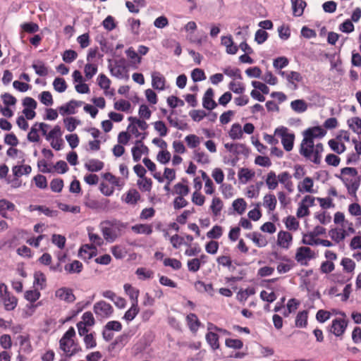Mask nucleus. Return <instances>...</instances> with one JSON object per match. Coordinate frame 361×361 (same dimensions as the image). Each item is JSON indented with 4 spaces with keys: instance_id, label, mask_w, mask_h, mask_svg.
<instances>
[{
    "instance_id": "nucleus-1",
    "label": "nucleus",
    "mask_w": 361,
    "mask_h": 361,
    "mask_svg": "<svg viewBox=\"0 0 361 361\" xmlns=\"http://www.w3.org/2000/svg\"><path fill=\"white\" fill-rule=\"evenodd\" d=\"M302 134L303 139L300 144V154L313 163L319 164L324 146L322 143L314 145V139L323 137L326 135V131L320 126H316L307 128Z\"/></svg>"
},
{
    "instance_id": "nucleus-2",
    "label": "nucleus",
    "mask_w": 361,
    "mask_h": 361,
    "mask_svg": "<svg viewBox=\"0 0 361 361\" xmlns=\"http://www.w3.org/2000/svg\"><path fill=\"white\" fill-rule=\"evenodd\" d=\"M75 336L73 327H70L59 341V348L68 357H72L82 350L79 344L74 341L73 338Z\"/></svg>"
},
{
    "instance_id": "nucleus-3",
    "label": "nucleus",
    "mask_w": 361,
    "mask_h": 361,
    "mask_svg": "<svg viewBox=\"0 0 361 361\" xmlns=\"http://www.w3.org/2000/svg\"><path fill=\"white\" fill-rule=\"evenodd\" d=\"M275 134L281 138V143L286 151L290 152L293 149L295 135L293 133H288L287 128L282 126L276 128Z\"/></svg>"
},
{
    "instance_id": "nucleus-4",
    "label": "nucleus",
    "mask_w": 361,
    "mask_h": 361,
    "mask_svg": "<svg viewBox=\"0 0 361 361\" xmlns=\"http://www.w3.org/2000/svg\"><path fill=\"white\" fill-rule=\"evenodd\" d=\"M93 311L97 317L108 318L112 314L114 309L109 303L100 300L94 305Z\"/></svg>"
},
{
    "instance_id": "nucleus-5",
    "label": "nucleus",
    "mask_w": 361,
    "mask_h": 361,
    "mask_svg": "<svg viewBox=\"0 0 361 361\" xmlns=\"http://www.w3.org/2000/svg\"><path fill=\"white\" fill-rule=\"evenodd\" d=\"M85 205L92 209L106 211L109 208V200L106 198L94 200L87 197H85Z\"/></svg>"
},
{
    "instance_id": "nucleus-6",
    "label": "nucleus",
    "mask_w": 361,
    "mask_h": 361,
    "mask_svg": "<svg viewBox=\"0 0 361 361\" xmlns=\"http://www.w3.org/2000/svg\"><path fill=\"white\" fill-rule=\"evenodd\" d=\"M55 296L61 300L68 303L73 302L75 300V296L72 289L66 287H62L55 291Z\"/></svg>"
},
{
    "instance_id": "nucleus-7",
    "label": "nucleus",
    "mask_w": 361,
    "mask_h": 361,
    "mask_svg": "<svg viewBox=\"0 0 361 361\" xmlns=\"http://www.w3.org/2000/svg\"><path fill=\"white\" fill-rule=\"evenodd\" d=\"M348 323L345 319H335L332 321L330 331L336 336H340L344 333Z\"/></svg>"
},
{
    "instance_id": "nucleus-8",
    "label": "nucleus",
    "mask_w": 361,
    "mask_h": 361,
    "mask_svg": "<svg viewBox=\"0 0 361 361\" xmlns=\"http://www.w3.org/2000/svg\"><path fill=\"white\" fill-rule=\"evenodd\" d=\"M213 90L212 88L207 89L202 99V105L204 108L208 110H212L216 107L217 104L213 99Z\"/></svg>"
},
{
    "instance_id": "nucleus-9",
    "label": "nucleus",
    "mask_w": 361,
    "mask_h": 361,
    "mask_svg": "<svg viewBox=\"0 0 361 361\" xmlns=\"http://www.w3.org/2000/svg\"><path fill=\"white\" fill-rule=\"evenodd\" d=\"M165 82V78L159 72L155 71L152 73V85L154 89L164 90Z\"/></svg>"
},
{
    "instance_id": "nucleus-10",
    "label": "nucleus",
    "mask_w": 361,
    "mask_h": 361,
    "mask_svg": "<svg viewBox=\"0 0 361 361\" xmlns=\"http://www.w3.org/2000/svg\"><path fill=\"white\" fill-rule=\"evenodd\" d=\"M82 102L71 100L63 106L59 107V112L61 115L74 114L75 108L82 105Z\"/></svg>"
},
{
    "instance_id": "nucleus-11",
    "label": "nucleus",
    "mask_w": 361,
    "mask_h": 361,
    "mask_svg": "<svg viewBox=\"0 0 361 361\" xmlns=\"http://www.w3.org/2000/svg\"><path fill=\"white\" fill-rule=\"evenodd\" d=\"M313 257L314 252L308 247H300L297 250L295 259L298 262H300L307 258L312 259Z\"/></svg>"
},
{
    "instance_id": "nucleus-12",
    "label": "nucleus",
    "mask_w": 361,
    "mask_h": 361,
    "mask_svg": "<svg viewBox=\"0 0 361 361\" xmlns=\"http://www.w3.org/2000/svg\"><path fill=\"white\" fill-rule=\"evenodd\" d=\"M292 235L287 231H280L278 233L277 243L279 246L283 248H288L289 244L292 241Z\"/></svg>"
},
{
    "instance_id": "nucleus-13",
    "label": "nucleus",
    "mask_w": 361,
    "mask_h": 361,
    "mask_svg": "<svg viewBox=\"0 0 361 361\" xmlns=\"http://www.w3.org/2000/svg\"><path fill=\"white\" fill-rule=\"evenodd\" d=\"M221 44L226 47V52L229 54H235L238 50V47L234 45L231 35L221 37Z\"/></svg>"
},
{
    "instance_id": "nucleus-14",
    "label": "nucleus",
    "mask_w": 361,
    "mask_h": 361,
    "mask_svg": "<svg viewBox=\"0 0 361 361\" xmlns=\"http://www.w3.org/2000/svg\"><path fill=\"white\" fill-rule=\"evenodd\" d=\"M28 209H29L30 212L39 211V212H42L47 216H50V217L56 216L57 214H58L57 211L50 209L49 207H47L42 206V205L30 204L29 206Z\"/></svg>"
},
{
    "instance_id": "nucleus-15",
    "label": "nucleus",
    "mask_w": 361,
    "mask_h": 361,
    "mask_svg": "<svg viewBox=\"0 0 361 361\" xmlns=\"http://www.w3.org/2000/svg\"><path fill=\"white\" fill-rule=\"evenodd\" d=\"M4 308L7 311H11L15 309L17 305V299L14 296L10 295L9 293H5L2 298Z\"/></svg>"
},
{
    "instance_id": "nucleus-16",
    "label": "nucleus",
    "mask_w": 361,
    "mask_h": 361,
    "mask_svg": "<svg viewBox=\"0 0 361 361\" xmlns=\"http://www.w3.org/2000/svg\"><path fill=\"white\" fill-rule=\"evenodd\" d=\"M82 262L74 260L71 263L66 264L64 269L68 274H79L82 271Z\"/></svg>"
},
{
    "instance_id": "nucleus-17",
    "label": "nucleus",
    "mask_w": 361,
    "mask_h": 361,
    "mask_svg": "<svg viewBox=\"0 0 361 361\" xmlns=\"http://www.w3.org/2000/svg\"><path fill=\"white\" fill-rule=\"evenodd\" d=\"M247 238H250L253 243L259 247H265L267 245V240L264 236L262 234L253 232L247 235Z\"/></svg>"
},
{
    "instance_id": "nucleus-18",
    "label": "nucleus",
    "mask_w": 361,
    "mask_h": 361,
    "mask_svg": "<svg viewBox=\"0 0 361 361\" xmlns=\"http://www.w3.org/2000/svg\"><path fill=\"white\" fill-rule=\"evenodd\" d=\"M131 230L137 234H152L153 230L152 226L149 224H138L133 226Z\"/></svg>"
},
{
    "instance_id": "nucleus-19",
    "label": "nucleus",
    "mask_w": 361,
    "mask_h": 361,
    "mask_svg": "<svg viewBox=\"0 0 361 361\" xmlns=\"http://www.w3.org/2000/svg\"><path fill=\"white\" fill-rule=\"evenodd\" d=\"M291 4L293 16H301L306 6V2L302 0H291Z\"/></svg>"
},
{
    "instance_id": "nucleus-20",
    "label": "nucleus",
    "mask_w": 361,
    "mask_h": 361,
    "mask_svg": "<svg viewBox=\"0 0 361 361\" xmlns=\"http://www.w3.org/2000/svg\"><path fill=\"white\" fill-rule=\"evenodd\" d=\"M104 163L98 159H90L85 164V167L91 172H97L104 168Z\"/></svg>"
},
{
    "instance_id": "nucleus-21",
    "label": "nucleus",
    "mask_w": 361,
    "mask_h": 361,
    "mask_svg": "<svg viewBox=\"0 0 361 361\" xmlns=\"http://www.w3.org/2000/svg\"><path fill=\"white\" fill-rule=\"evenodd\" d=\"M125 292L133 301L132 304L137 305V298L139 296V290L133 287L130 284L126 283L123 286Z\"/></svg>"
},
{
    "instance_id": "nucleus-22",
    "label": "nucleus",
    "mask_w": 361,
    "mask_h": 361,
    "mask_svg": "<svg viewBox=\"0 0 361 361\" xmlns=\"http://www.w3.org/2000/svg\"><path fill=\"white\" fill-rule=\"evenodd\" d=\"M277 200L274 195L267 194L264 197L263 205L267 207L269 211L272 212L276 209Z\"/></svg>"
},
{
    "instance_id": "nucleus-23",
    "label": "nucleus",
    "mask_w": 361,
    "mask_h": 361,
    "mask_svg": "<svg viewBox=\"0 0 361 361\" xmlns=\"http://www.w3.org/2000/svg\"><path fill=\"white\" fill-rule=\"evenodd\" d=\"M291 109L296 113H303L307 109V104L303 99H295L290 102Z\"/></svg>"
},
{
    "instance_id": "nucleus-24",
    "label": "nucleus",
    "mask_w": 361,
    "mask_h": 361,
    "mask_svg": "<svg viewBox=\"0 0 361 361\" xmlns=\"http://www.w3.org/2000/svg\"><path fill=\"white\" fill-rule=\"evenodd\" d=\"M265 182L267 185V188L269 190H275L279 185L278 178L276 175V173L273 171H269L267 173Z\"/></svg>"
},
{
    "instance_id": "nucleus-25",
    "label": "nucleus",
    "mask_w": 361,
    "mask_h": 361,
    "mask_svg": "<svg viewBox=\"0 0 361 361\" xmlns=\"http://www.w3.org/2000/svg\"><path fill=\"white\" fill-rule=\"evenodd\" d=\"M92 250H95V247L92 245H82L79 250L78 255L82 259H91L94 255V251H90Z\"/></svg>"
},
{
    "instance_id": "nucleus-26",
    "label": "nucleus",
    "mask_w": 361,
    "mask_h": 361,
    "mask_svg": "<svg viewBox=\"0 0 361 361\" xmlns=\"http://www.w3.org/2000/svg\"><path fill=\"white\" fill-rule=\"evenodd\" d=\"M32 68L39 76H47L49 73L48 68L42 61H37L36 63H33Z\"/></svg>"
},
{
    "instance_id": "nucleus-27",
    "label": "nucleus",
    "mask_w": 361,
    "mask_h": 361,
    "mask_svg": "<svg viewBox=\"0 0 361 361\" xmlns=\"http://www.w3.org/2000/svg\"><path fill=\"white\" fill-rule=\"evenodd\" d=\"M46 276L44 273L40 271H35L34 274V286L43 290L46 287Z\"/></svg>"
},
{
    "instance_id": "nucleus-28",
    "label": "nucleus",
    "mask_w": 361,
    "mask_h": 361,
    "mask_svg": "<svg viewBox=\"0 0 361 361\" xmlns=\"http://www.w3.org/2000/svg\"><path fill=\"white\" fill-rule=\"evenodd\" d=\"M186 320L192 331H196L200 326V322L197 315L194 313L189 314L186 317Z\"/></svg>"
},
{
    "instance_id": "nucleus-29",
    "label": "nucleus",
    "mask_w": 361,
    "mask_h": 361,
    "mask_svg": "<svg viewBox=\"0 0 361 361\" xmlns=\"http://www.w3.org/2000/svg\"><path fill=\"white\" fill-rule=\"evenodd\" d=\"M32 171V168L29 165L14 166L12 169L13 173L16 177H20L23 175H28Z\"/></svg>"
},
{
    "instance_id": "nucleus-30",
    "label": "nucleus",
    "mask_w": 361,
    "mask_h": 361,
    "mask_svg": "<svg viewBox=\"0 0 361 361\" xmlns=\"http://www.w3.org/2000/svg\"><path fill=\"white\" fill-rule=\"evenodd\" d=\"M206 340L213 350L219 348V336L216 333L209 331L206 334Z\"/></svg>"
},
{
    "instance_id": "nucleus-31",
    "label": "nucleus",
    "mask_w": 361,
    "mask_h": 361,
    "mask_svg": "<svg viewBox=\"0 0 361 361\" xmlns=\"http://www.w3.org/2000/svg\"><path fill=\"white\" fill-rule=\"evenodd\" d=\"M102 233L106 240L113 242L118 237V232L114 231L113 228L108 226L102 228Z\"/></svg>"
},
{
    "instance_id": "nucleus-32",
    "label": "nucleus",
    "mask_w": 361,
    "mask_h": 361,
    "mask_svg": "<svg viewBox=\"0 0 361 361\" xmlns=\"http://www.w3.org/2000/svg\"><path fill=\"white\" fill-rule=\"evenodd\" d=\"M307 311L299 312L295 318V326L297 327H305L307 324Z\"/></svg>"
},
{
    "instance_id": "nucleus-33",
    "label": "nucleus",
    "mask_w": 361,
    "mask_h": 361,
    "mask_svg": "<svg viewBox=\"0 0 361 361\" xmlns=\"http://www.w3.org/2000/svg\"><path fill=\"white\" fill-rule=\"evenodd\" d=\"M140 198V193L135 189H133L127 192L125 202L128 204H135Z\"/></svg>"
},
{
    "instance_id": "nucleus-34",
    "label": "nucleus",
    "mask_w": 361,
    "mask_h": 361,
    "mask_svg": "<svg viewBox=\"0 0 361 361\" xmlns=\"http://www.w3.org/2000/svg\"><path fill=\"white\" fill-rule=\"evenodd\" d=\"M104 224L109 227L113 228L114 231L118 232V235L120 232L126 227V224L116 219L109 220L104 221Z\"/></svg>"
},
{
    "instance_id": "nucleus-35",
    "label": "nucleus",
    "mask_w": 361,
    "mask_h": 361,
    "mask_svg": "<svg viewBox=\"0 0 361 361\" xmlns=\"http://www.w3.org/2000/svg\"><path fill=\"white\" fill-rule=\"evenodd\" d=\"M109 69L111 75L118 78H123L124 77V73L126 71V67L118 63H116L114 67H109Z\"/></svg>"
},
{
    "instance_id": "nucleus-36",
    "label": "nucleus",
    "mask_w": 361,
    "mask_h": 361,
    "mask_svg": "<svg viewBox=\"0 0 361 361\" xmlns=\"http://www.w3.org/2000/svg\"><path fill=\"white\" fill-rule=\"evenodd\" d=\"M341 264L343 267V271L346 273H353L355 268V262L348 257L343 258Z\"/></svg>"
},
{
    "instance_id": "nucleus-37",
    "label": "nucleus",
    "mask_w": 361,
    "mask_h": 361,
    "mask_svg": "<svg viewBox=\"0 0 361 361\" xmlns=\"http://www.w3.org/2000/svg\"><path fill=\"white\" fill-rule=\"evenodd\" d=\"M243 135L241 126L238 123H234L231 126L229 132V136L233 140L240 139Z\"/></svg>"
},
{
    "instance_id": "nucleus-38",
    "label": "nucleus",
    "mask_w": 361,
    "mask_h": 361,
    "mask_svg": "<svg viewBox=\"0 0 361 361\" xmlns=\"http://www.w3.org/2000/svg\"><path fill=\"white\" fill-rule=\"evenodd\" d=\"M138 305L132 304L130 308L127 310L123 316V319L126 321H132L139 312Z\"/></svg>"
},
{
    "instance_id": "nucleus-39",
    "label": "nucleus",
    "mask_w": 361,
    "mask_h": 361,
    "mask_svg": "<svg viewBox=\"0 0 361 361\" xmlns=\"http://www.w3.org/2000/svg\"><path fill=\"white\" fill-rule=\"evenodd\" d=\"M54 90L58 92H63L67 89V85L65 80L62 78H56L53 82Z\"/></svg>"
},
{
    "instance_id": "nucleus-40",
    "label": "nucleus",
    "mask_w": 361,
    "mask_h": 361,
    "mask_svg": "<svg viewBox=\"0 0 361 361\" xmlns=\"http://www.w3.org/2000/svg\"><path fill=\"white\" fill-rule=\"evenodd\" d=\"M233 207L239 214L244 213L246 209V202L243 198H238L233 201Z\"/></svg>"
},
{
    "instance_id": "nucleus-41",
    "label": "nucleus",
    "mask_w": 361,
    "mask_h": 361,
    "mask_svg": "<svg viewBox=\"0 0 361 361\" xmlns=\"http://www.w3.org/2000/svg\"><path fill=\"white\" fill-rule=\"evenodd\" d=\"M349 127L356 133L361 134V118L354 117L348 121Z\"/></svg>"
},
{
    "instance_id": "nucleus-42",
    "label": "nucleus",
    "mask_w": 361,
    "mask_h": 361,
    "mask_svg": "<svg viewBox=\"0 0 361 361\" xmlns=\"http://www.w3.org/2000/svg\"><path fill=\"white\" fill-rule=\"evenodd\" d=\"M65 126L68 131L73 132L77 127V125L80 123V121L76 120L73 117H68L63 119Z\"/></svg>"
},
{
    "instance_id": "nucleus-43",
    "label": "nucleus",
    "mask_w": 361,
    "mask_h": 361,
    "mask_svg": "<svg viewBox=\"0 0 361 361\" xmlns=\"http://www.w3.org/2000/svg\"><path fill=\"white\" fill-rule=\"evenodd\" d=\"M223 207V202L219 197H214L210 208L215 216L219 214Z\"/></svg>"
},
{
    "instance_id": "nucleus-44",
    "label": "nucleus",
    "mask_w": 361,
    "mask_h": 361,
    "mask_svg": "<svg viewBox=\"0 0 361 361\" xmlns=\"http://www.w3.org/2000/svg\"><path fill=\"white\" fill-rule=\"evenodd\" d=\"M330 148L338 154H341L345 150V146L344 144H340L336 140L331 139L328 142Z\"/></svg>"
},
{
    "instance_id": "nucleus-45",
    "label": "nucleus",
    "mask_w": 361,
    "mask_h": 361,
    "mask_svg": "<svg viewBox=\"0 0 361 361\" xmlns=\"http://www.w3.org/2000/svg\"><path fill=\"white\" fill-rule=\"evenodd\" d=\"M314 185L313 180L310 177H306L304 178L302 183V188H300V185H298L299 190L300 192L302 191V190L307 192H313L312 187Z\"/></svg>"
},
{
    "instance_id": "nucleus-46",
    "label": "nucleus",
    "mask_w": 361,
    "mask_h": 361,
    "mask_svg": "<svg viewBox=\"0 0 361 361\" xmlns=\"http://www.w3.org/2000/svg\"><path fill=\"white\" fill-rule=\"evenodd\" d=\"M128 341V336L126 334H121L116 338L111 343L113 348L116 347L123 348Z\"/></svg>"
},
{
    "instance_id": "nucleus-47",
    "label": "nucleus",
    "mask_w": 361,
    "mask_h": 361,
    "mask_svg": "<svg viewBox=\"0 0 361 361\" xmlns=\"http://www.w3.org/2000/svg\"><path fill=\"white\" fill-rule=\"evenodd\" d=\"M78 57V54L72 49L66 50L62 54L63 61L66 63H71Z\"/></svg>"
},
{
    "instance_id": "nucleus-48",
    "label": "nucleus",
    "mask_w": 361,
    "mask_h": 361,
    "mask_svg": "<svg viewBox=\"0 0 361 361\" xmlns=\"http://www.w3.org/2000/svg\"><path fill=\"white\" fill-rule=\"evenodd\" d=\"M286 261H287L288 263H287V264L279 263L278 264L276 269H277V271L279 274L287 273L293 268V267L294 265V262L289 259H286Z\"/></svg>"
},
{
    "instance_id": "nucleus-49",
    "label": "nucleus",
    "mask_w": 361,
    "mask_h": 361,
    "mask_svg": "<svg viewBox=\"0 0 361 361\" xmlns=\"http://www.w3.org/2000/svg\"><path fill=\"white\" fill-rule=\"evenodd\" d=\"M191 78L195 82H197L205 80L206 75L203 70L195 68L191 73Z\"/></svg>"
},
{
    "instance_id": "nucleus-50",
    "label": "nucleus",
    "mask_w": 361,
    "mask_h": 361,
    "mask_svg": "<svg viewBox=\"0 0 361 361\" xmlns=\"http://www.w3.org/2000/svg\"><path fill=\"white\" fill-rule=\"evenodd\" d=\"M164 265L165 267H170L175 270H178L181 268V262L174 258H166L164 259Z\"/></svg>"
},
{
    "instance_id": "nucleus-51",
    "label": "nucleus",
    "mask_w": 361,
    "mask_h": 361,
    "mask_svg": "<svg viewBox=\"0 0 361 361\" xmlns=\"http://www.w3.org/2000/svg\"><path fill=\"white\" fill-rule=\"evenodd\" d=\"M63 188V180L61 178H54L50 183V188L54 192H60Z\"/></svg>"
},
{
    "instance_id": "nucleus-52",
    "label": "nucleus",
    "mask_w": 361,
    "mask_h": 361,
    "mask_svg": "<svg viewBox=\"0 0 361 361\" xmlns=\"http://www.w3.org/2000/svg\"><path fill=\"white\" fill-rule=\"evenodd\" d=\"M222 235V228L220 226H214L209 231L207 232V236L211 239H218Z\"/></svg>"
},
{
    "instance_id": "nucleus-53",
    "label": "nucleus",
    "mask_w": 361,
    "mask_h": 361,
    "mask_svg": "<svg viewBox=\"0 0 361 361\" xmlns=\"http://www.w3.org/2000/svg\"><path fill=\"white\" fill-rule=\"evenodd\" d=\"M329 235L334 241H336V243H339L341 240H343L345 238V231H342L341 232L336 228L331 229L329 231Z\"/></svg>"
},
{
    "instance_id": "nucleus-54",
    "label": "nucleus",
    "mask_w": 361,
    "mask_h": 361,
    "mask_svg": "<svg viewBox=\"0 0 361 361\" xmlns=\"http://www.w3.org/2000/svg\"><path fill=\"white\" fill-rule=\"evenodd\" d=\"M130 106V103L125 99H120L114 103V109L118 111H128Z\"/></svg>"
},
{
    "instance_id": "nucleus-55",
    "label": "nucleus",
    "mask_w": 361,
    "mask_h": 361,
    "mask_svg": "<svg viewBox=\"0 0 361 361\" xmlns=\"http://www.w3.org/2000/svg\"><path fill=\"white\" fill-rule=\"evenodd\" d=\"M40 297V293L37 289L27 290L25 293V298L27 300L34 302Z\"/></svg>"
},
{
    "instance_id": "nucleus-56",
    "label": "nucleus",
    "mask_w": 361,
    "mask_h": 361,
    "mask_svg": "<svg viewBox=\"0 0 361 361\" xmlns=\"http://www.w3.org/2000/svg\"><path fill=\"white\" fill-rule=\"evenodd\" d=\"M154 127L161 137H164L168 133V129L165 123L161 121H158L154 123Z\"/></svg>"
},
{
    "instance_id": "nucleus-57",
    "label": "nucleus",
    "mask_w": 361,
    "mask_h": 361,
    "mask_svg": "<svg viewBox=\"0 0 361 361\" xmlns=\"http://www.w3.org/2000/svg\"><path fill=\"white\" fill-rule=\"evenodd\" d=\"M225 344L228 348L238 350L241 349L243 346V343L240 339L227 338Z\"/></svg>"
},
{
    "instance_id": "nucleus-58",
    "label": "nucleus",
    "mask_w": 361,
    "mask_h": 361,
    "mask_svg": "<svg viewBox=\"0 0 361 361\" xmlns=\"http://www.w3.org/2000/svg\"><path fill=\"white\" fill-rule=\"evenodd\" d=\"M285 224L288 230L296 231L298 228L299 223L293 216H288L285 221Z\"/></svg>"
},
{
    "instance_id": "nucleus-59",
    "label": "nucleus",
    "mask_w": 361,
    "mask_h": 361,
    "mask_svg": "<svg viewBox=\"0 0 361 361\" xmlns=\"http://www.w3.org/2000/svg\"><path fill=\"white\" fill-rule=\"evenodd\" d=\"M84 343L87 349H91L96 347L97 342L94 337V334L90 333L89 334H86L84 337Z\"/></svg>"
},
{
    "instance_id": "nucleus-60",
    "label": "nucleus",
    "mask_w": 361,
    "mask_h": 361,
    "mask_svg": "<svg viewBox=\"0 0 361 361\" xmlns=\"http://www.w3.org/2000/svg\"><path fill=\"white\" fill-rule=\"evenodd\" d=\"M288 64V59L285 56H280L274 60L273 66L276 69H282Z\"/></svg>"
},
{
    "instance_id": "nucleus-61",
    "label": "nucleus",
    "mask_w": 361,
    "mask_h": 361,
    "mask_svg": "<svg viewBox=\"0 0 361 361\" xmlns=\"http://www.w3.org/2000/svg\"><path fill=\"white\" fill-rule=\"evenodd\" d=\"M51 241L59 248L63 249L66 244V238L61 235L54 234L51 237Z\"/></svg>"
},
{
    "instance_id": "nucleus-62",
    "label": "nucleus",
    "mask_w": 361,
    "mask_h": 361,
    "mask_svg": "<svg viewBox=\"0 0 361 361\" xmlns=\"http://www.w3.org/2000/svg\"><path fill=\"white\" fill-rule=\"evenodd\" d=\"M354 25L349 19L345 20L339 25V30L345 33H350L354 30Z\"/></svg>"
},
{
    "instance_id": "nucleus-63",
    "label": "nucleus",
    "mask_w": 361,
    "mask_h": 361,
    "mask_svg": "<svg viewBox=\"0 0 361 361\" xmlns=\"http://www.w3.org/2000/svg\"><path fill=\"white\" fill-rule=\"evenodd\" d=\"M84 71L87 79H91L97 73V67L95 65L87 63Z\"/></svg>"
},
{
    "instance_id": "nucleus-64",
    "label": "nucleus",
    "mask_w": 361,
    "mask_h": 361,
    "mask_svg": "<svg viewBox=\"0 0 361 361\" xmlns=\"http://www.w3.org/2000/svg\"><path fill=\"white\" fill-rule=\"evenodd\" d=\"M157 159L161 164H166L171 159V154L167 150H162L158 153Z\"/></svg>"
}]
</instances>
